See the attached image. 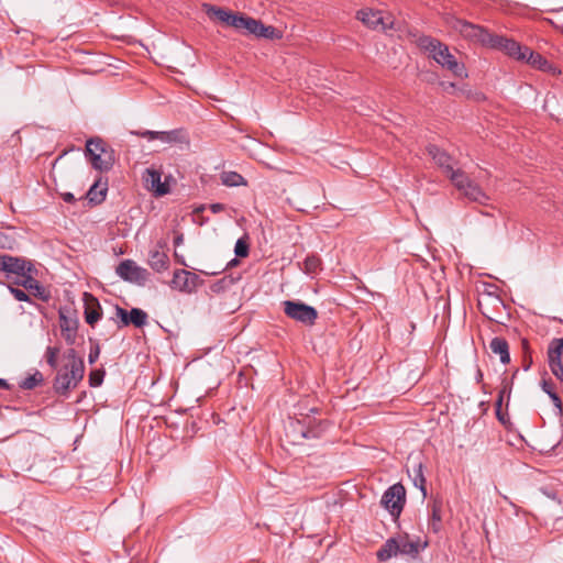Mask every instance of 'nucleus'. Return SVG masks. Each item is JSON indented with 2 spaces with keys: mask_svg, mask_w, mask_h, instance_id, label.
Here are the masks:
<instances>
[{
  "mask_svg": "<svg viewBox=\"0 0 563 563\" xmlns=\"http://www.w3.org/2000/svg\"><path fill=\"white\" fill-rule=\"evenodd\" d=\"M207 13L214 15L227 26L235 29L245 35H254L257 38L282 40L283 31L273 25H265L261 20L254 19L239 11H231L220 7L208 5Z\"/></svg>",
  "mask_w": 563,
  "mask_h": 563,
  "instance_id": "1",
  "label": "nucleus"
},
{
  "mask_svg": "<svg viewBox=\"0 0 563 563\" xmlns=\"http://www.w3.org/2000/svg\"><path fill=\"white\" fill-rule=\"evenodd\" d=\"M85 157L91 167L100 174H108L117 163L114 148L100 136L87 140Z\"/></svg>",
  "mask_w": 563,
  "mask_h": 563,
  "instance_id": "2",
  "label": "nucleus"
},
{
  "mask_svg": "<svg viewBox=\"0 0 563 563\" xmlns=\"http://www.w3.org/2000/svg\"><path fill=\"white\" fill-rule=\"evenodd\" d=\"M446 22L454 31L459 32L466 40L478 43L485 47H488L492 42L494 34L481 25L453 15L449 16Z\"/></svg>",
  "mask_w": 563,
  "mask_h": 563,
  "instance_id": "3",
  "label": "nucleus"
},
{
  "mask_svg": "<svg viewBox=\"0 0 563 563\" xmlns=\"http://www.w3.org/2000/svg\"><path fill=\"white\" fill-rule=\"evenodd\" d=\"M406 504V489L402 484L397 483L388 487L380 499V505L397 520Z\"/></svg>",
  "mask_w": 563,
  "mask_h": 563,
  "instance_id": "4",
  "label": "nucleus"
},
{
  "mask_svg": "<svg viewBox=\"0 0 563 563\" xmlns=\"http://www.w3.org/2000/svg\"><path fill=\"white\" fill-rule=\"evenodd\" d=\"M285 314L305 325H313L318 319V311L300 300H285L283 302Z\"/></svg>",
  "mask_w": 563,
  "mask_h": 563,
  "instance_id": "5",
  "label": "nucleus"
},
{
  "mask_svg": "<svg viewBox=\"0 0 563 563\" xmlns=\"http://www.w3.org/2000/svg\"><path fill=\"white\" fill-rule=\"evenodd\" d=\"M132 135H136L148 141L159 140L168 144H186L189 145L190 140L187 131L184 128L174 129L170 131H151V130H137L130 131Z\"/></svg>",
  "mask_w": 563,
  "mask_h": 563,
  "instance_id": "6",
  "label": "nucleus"
},
{
  "mask_svg": "<svg viewBox=\"0 0 563 563\" xmlns=\"http://www.w3.org/2000/svg\"><path fill=\"white\" fill-rule=\"evenodd\" d=\"M115 273L125 282L144 286L148 280L150 273L147 269L139 266L132 260L122 261L115 268Z\"/></svg>",
  "mask_w": 563,
  "mask_h": 563,
  "instance_id": "7",
  "label": "nucleus"
},
{
  "mask_svg": "<svg viewBox=\"0 0 563 563\" xmlns=\"http://www.w3.org/2000/svg\"><path fill=\"white\" fill-rule=\"evenodd\" d=\"M431 58L442 67L449 69L454 76L460 78L467 77L464 64L456 60L455 56L450 53L446 44L441 42L440 47L433 52Z\"/></svg>",
  "mask_w": 563,
  "mask_h": 563,
  "instance_id": "8",
  "label": "nucleus"
},
{
  "mask_svg": "<svg viewBox=\"0 0 563 563\" xmlns=\"http://www.w3.org/2000/svg\"><path fill=\"white\" fill-rule=\"evenodd\" d=\"M488 47L501 51L517 60H525L528 52H530L529 47L520 45L515 40L507 38L497 34L493 35Z\"/></svg>",
  "mask_w": 563,
  "mask_h": 563,
  "instance_id": "9",
  "label": "nucleus"
},
{
  "mask_svg": "<svg viewBox=\"0 0 563 563\" xmlns=\"http://www.w3.org/2000/svg\"><path fill=\"white\" fill-rule=\"evenodd\" d=\"M426 151L442 172L448 174V176H463L460 168L454 167L456 164L454 158L444 150L440 148L435 144H429L427 145Z\"/></svg>",
  "mask_w": 563,
  "mask_h": 563,
  "instance_id": "10",
  "label": "nucleus"
},
{
  "mask_svg": "<svg viewBox=\"0 0 563 563\" xmlns=\"http://www.w3.org/2000/svg\"><path fill=\"white\" fill-rule=\"evenodd\" d=\"M202 283L203 280L197 274L186 269H176L172 279L173 288L186 294H192Z\"/></svg>",
  "mask_w": 563,
  "mask_h": 563,
  "instance_id": "11",
  "label": "nucleus"
},
{
  "mask_svg": "<svg viewBox=\"0 0 563 563\" xmlns=\"http://www.w3.org/2000/svg\"><path fill=\"white\" fill-rule=\"evenodd\" d=\"M457 190L471 201L485 203L488 196L483 189L474 181L473 178H451Z\"/></svg>",
  "mask_w": 563,
  "mask_h": 563,
  "instance_id": "12",
  "label": "nucleus"
},
{
  "mask_svg": "<svg viewBox=\"0 0 563 563\" xmlns=\"http://www.w3.org/2000/svg\"><path fill=\"white\" fill-rule=\"evenodd\" d=\"M0 272L23 276L25 273L33 272V264L23 258L9 254L0 255Z\"/></svg>",
  "mask_w": 563,
  "mask_h": 563,
  "instance_id": "13",
  "label": "nucleus"
},
{
  "mask_svg": "<svg viewBox=\"0 0 563 563\" xmlns=\"http://www.w3.org/2000/svg\"><path fill=\"white\" fill-rule=\"evenodd\" d=\"M18 286H22L24 289L30 291L34 297L47 302L51 299V291L42 286L38 280L33 278L32 273H25L14 283Z\"/></svg>",
  "mask_w": 563,
  "mask_h": 563,
  "instance_id": "14",
  "label": "nucleus"
},
{
  "mask_svg": "<svg viewBox=\"0 0 563 563\" xmlns=\"http://www.w3.org/2000/svg\"><path fill=\"white\" fill-rule=\"evenodd\" d=\"M82 378H75L73 372L64 369V366L57 372L53 387L58 395L66 396L71 388H75Z\"/></svg>",
  "mask_w": 563,
  "mask_h": 563,
  "instance_id": "15",
  "label": "nucleus"
},
{
  "mask_svg": "<svg viewBox=\"0 0 563 563\" xmlns=\"http://www.w3.org/2000/svg\"><path fill=\"white\" fill-rule=\"evenodd\" d=\"M84 301H85V320L86 322L95 327V324L100 320L102 316L101 306L96 297H93L91 294L85 292L84 294Z\"/></svg>",
  "mask_w": 563,
  "mask_h": 563,
  "instance_id": "16",
  "label": "nucleus"
},
{
  "mask_svg": "<svg viewBox=\"0 0 563 563\" xmlns=\"http://www.w3.org/2000/svg\"><path fill=\"white\" fill-rule=\"evenodd\" d=\"M108 183L107 179L97 178V180L90 186L86 195L80 196L79 199L86 198L91 205H100L107 197Z\"/></svg>",
  "mask_w": 563,
  "mask_h": 563,
  "instance_id": "17",
  "label": "nucleus"
},
{
  "mask_svg": "<svg viewBox=\"0 0 563 563\" xmlns=\"http://www.w3.org/2000/svg\"><path fill=\"white\" fill-rule=\"evenodd\" d=\"M67 363L64 365V369L73 372L75 378H84L85 375V363L82 357L77 355L75 349H69L64 354Z\"/></svg>",
  "mask_w": 563,
  "mask_h": 563,
  "instance_id": "18",
  "label": "nucleus"
},
{
  "mask_svg": "<svg viewBox=\"0 0 563 563\" xmlns=\"http://www.w3.org/2000/svg\"><path fill=\"white\" fill-rule=\"evenodd\" d=\"M170 180L176 184V178H145L144 187L153 192V196L158 198L169 192Z\"/></svg>",
  "mask_w": 563,
  "mask_h": 563,
  "instance_id": "19",
  "label": "nucleus"
},
{
  "mask_svg": "<svg viewBox=\"0 0 563 563\" xmlns=\"http://www.w3.org/2000/svg\"><path fill=\"white\" fill-rule=\"evenodd\" d=\"M287 437L290 438L292 443H300L303 439H309V430L300 420H290L286 427Z\"/></svg>",
  "mask_w": 563,
  "mask_h": 563,
  "instance_id": "20",
  "label": "nucleus"
},
{
  "mask_svg": "<svg viewBox=\"0 0 563 563\" xmlns=\"http://www.w3.org/2000/svg\"><path fill=\"white\" fill-rule=\"evenodd\" d=\"M489 349L494 354L499 355V360L503 364H508L510 362L509 345L504 338H493L489 342Z\"/></svg>",
  "mask_w": 563,
  "mask_h": 563,
  "instance_id": "21",
  "label": "nucleus"
},
{
  "mask_svg": "<svg viewBox=\"0 0 563 563\" xmlns=\"http://www.w3.org/2000/svg\"><path fill=\"white\" fill-rule=\"evenodd\" d=\"M525 60L533 68L542 71L554 73L555 70L552 63H550L543 55L531 49L528 52Z\"/></svg>",
  "mask_w": 563,
  "mask_h": 563,
  "instance_id": "22",
  "label": "nucleus"
},
{
  "mask_svg": "<svg viewBox=\"0 0 563 563\" xmlns=\"http://www.w3.org/2000/svg\"><path fill=\"white\" fill-rule=\"evenodd\" d=\"M148 265L155 272H164L169 266V258L166 253L158 250H152L148 254Z\"/></svg>",
  "mask_w": 563,
  "mask_h": 563,
  "instance_id": "23",
  "label": "nucleus"
},
{
  "mask_svg": "<svg viewBox=\"0 0 563 563\" xmlns=\"http://www.w3.org/2000/svg\"><path fill=\"white\" fill-rule=\"evenodd\" d=\"M357 19L361 20L366 26L376 29L383 23V18L379 11L372 9H362L357 12Z\"/></svg>",
  "mask_w": 563,
  "mask_h": 563,
  "instance_id": "24",
  "label": "nucleus"
},
{
  "mask_svg": "<svg viewBox=\"0 0 563 563\" xmlns=\"http://www.w3.org/2000/svg\"><path fill=\"white\" fill-rule=\"evenodd\" d=\"M399 554V545L397 538L388 539L383 547L377 551V559L382 562H385L393 556Z\"/></svg>",
  "mask_w": 563,
  "mask_h": 563,
  "instance_id": "25",
  "label": "nucleus"
},
{
  "mask_svg": "<svg viewBox=\"0 0 563 563\" xmlns=\"http://www.w3.org/2000/svg\"><path fill=\"white\" fill-rule=\"evenodd\" d=\"M60 330L63 332L64 339L68 344H74L76 339V322L69 320L66 316L60 313Z\"/></svg>",
  "mask_w": 563,
  "mask_h": 563,
  "instance_id": "26",
  "label": "nucleus"
},
{
  "mask_svg": "<svg viewBox=\"0 0 563 563\" xmlns=\"http://www.w3.org/2000/svg\"><path fill=\"white\" fill-rule=\"evenodd\" d=\"M399 545V554L410 555L415 558L419 553V544L408 539V537H400L397 539Z\"/></svg>",
  "mask_w": 563,
  "mask_h": 563,
  "instance_id": "27",
  "label": "nucleus"
},
{
  "mask_svg": "<svg viewBox=\"0 0 563 563\" xmlns=\"http://www.w3.org/2000/svg\"><path fill=\"white\" fill-rule=\"evenodd\" d=\"M412 483L413 485L419 488L422 493V496H427V488H426V478L423 476V466L422 463L413 464L412 466Z\"/></svg>",
  "mask_w": 563,
  "mask_h": 563,
  "instance_id": "28",
  "label": "nucleus"
},
{
  "mask_svg": "<svg viewBox=\"0 0 563 563\" xmlns=\"http://www.w3.org/2000/svg\"><path fill=\"white\" fill-rule=\"evenodd\" d=\"M441 41L429 35H422L417 38V45L421 51L429 52L430 56L440 47Z\"/></svg>",
  "mask_w": 563,
  "mask_h": 563,
  "instance_id": "29",
  "label": "nucleus"
},
{
  "mask_svg": "<svg viewBox=\"0 0 563 563\" xmlns=\"http://www.w3.org/2000/svg\"><path fill=\"white\" fill-rule=\"evenodd\" d=\"M43 380V374L40 371H35L34 374L29 375L27 377L22 379L19 386L24 390H31L34 389L36 386L41 385Z\"/></svg>",
  "mask_w": 563,
  "mask_h": 563,
  "instance_id": "30",
  "label": "nucleus"
},
{
  "mask_svg": "<svg viewBox=\"0 0 563 563\" xmlns=\"http://www.w3.org/2000/svg\"><path fill=\"white\" fill-rule=\"evenodd\" d=\"M148 319L147 313L140 308H132L130 310V324L136 328H142L146 324Z\"/></svg>",
  "mask_w": 563,
  "mask_h": 563,
  "instance_id": "31",
  "label": "nucleus"
},
{
  "mask_svg": "<svg viewBox=\"0 0 563 563\" xmlns=\"http://www.w3.org/2000/svg\"><path fill=\"white\" fill-rule=\"evenodd\" d=\"M548 363L552 374L560 380H563V364L561 356L548 355Z\"/></svg>",
  "mask_w": 563,
  "mask_h": 563,
  "instance_id": "32",
  "label": "nucleus"
},
{
  "mask_svg": "<svg viewBox=\"0 0 563 563\" xmlns=\"http://www.w3.org/2000/svg\"><path fill=\"white\" fill-rule=\"evenodd\" d=\"M321 267V260L316 255H308L303 261V271L307 274H317Z\"/></svg>",
  "mask_w": 563,
  "mask_h": 563,
  "instance_id": "33",
  "label": "nucleus"
},
{
  "mask_svg": "<svg viewBox=\"0 0 563 563\" xmlns=\"http://www.w3.org/2000/svg\"><path fill=\"white\" fill-rule=\"evenodd\" d=\"M59 352H60V350L57 346H47L45 350L46 363L53 369H55L57 367V364H58L57 360H58Z\"/></svg>",
  "mask_w": 563,
  "mask_h": 563,
  "instance_id": "34",
  "label": "nucleus"
},
{
  "mask_svg": "<svg viewBox=\"0 0 563 563\" xmlns=\"http://www.w3.org/2000/svg\"><path fill=\"white\" fill-rule=\"evenodd\" d=\"M563 354V339H553L548 347V355L561 356Z\"/></svg>",
  "mask_w": 563,
  "mask_h": 563,
  "instance_id": "35",
  "label": "nucleus"
},
{
  "mask_svg": "<svg viewBox=\"0 0 563 563\" xmlns=\"http://www.w3.org/2000/svg\"><path fill=\"white\" fill-rule=\"evenodd\" d=\"M431 520L442 521V501L438 498L431 501Z\"/></svg>",
  "mask_w": 563,
  "mask_h": 563,
  "instance_id": "36",
  "label": "nucleus"
},
{
  "mask_svg": "<svg viewBox=\"0 0 563 563\" xmlns=\"http://www.w3.org/2000/svg\"><path fill=\"white\" fill-rule=\"evenodd\" d=\"M104 378L103 369H95L89 374V385L91 387H99Z\"/></svg>",
  "mask_w": 563,
  "mask_h": 563,
  "instance_id": "37",
  "label": "nucleus"
},
{
  "mask_svg": "<svg viewBox=\"0 0 563 563\" xmlns=\"http://www.w3.org/2000/svg\"><path fill=\"white\" fill-rule=\"evenodd\" d=\"M115 316L120 320L119 327H128L130 324V311H126L120 306H115Z\"/></svg>",
  "mask_w": 563,
  "mask_h": 563,
  "instance_id": "38",
  "label": "nucleus"
},
{
  "mask_svg": "<svg viewBox=\"0 0 563 563\" xmlns=\"http://www.w3.org/2000/svg\"><path fill=\"white\" fill-rule=\"evenodd\" d=\"M249 244L244 240L239 239L234 246L235 255L239 257H246L249 255Z\"/></svg>",
  "mask_w": 563,
  "mask_h": 563,
  "instance_id": "39",
  "label": "nucleus"
},
{
  "mask_svg": "<svg viewBox=\"0 0 563 563\" xmlns=\"http://www.w3.org/2000/svg\"><path fill=\"white\" fill-rule=\"evenodd\" d=\"M8 289L10 294L18 300V301H27L30 302V296L22 289L18 287H13L12 285L8 286Z\"/></svg>",
  "mask_w": 563,
  "mask_h": 563,
  "instance_id": "40",
  "label": "nucleus"
},
{
  "mask_svg": "<svg viewBox=\"0 0 563 563\" xmlns=\"http://www.w3.org/2000/svg\"><path fill=\"white\" fill-rule=\"evenodd\" d=\"M222 184L227 187L247 186L246 178H222Z\"/></svg>",
  "mask_w": 563,
  "mask_h": 563,
  "instance_id": "41",
  "label": "nucleus"
},
{
  "mask_svg": "<svg viewBox=\"0 0 563 563\" xmlns=\"http://www.w3.org/2000/svg\"><path fill=\"white\" fill-rule=\"evenodd\" d=\"M100 355V346L98 342H95L91 347L88 355V362L89 364H95Z\"/></svg>",
  "mask_w": 563,
  "mask_h": 563,
  "instance_id": "42",
  "label": "nucleus"
},
{
  "mask_svg": "<svg viewBox=\"0 0 563 563\" xmlns=\"http://www.w3.org/2000/svg\"><path fill=\"white\" fill-rule=\"evenodd\" d=\"M9 166L15 167V159L12 156L5 157L0 161V174L12 173L11 169H8Z\"/></svg>",
  "mask_w": 563,
  "mask_h": 563,
  "instance_id": "43",
  "label": "nucleus"
},
{
  "mask_svg": "<svg viewBox=\"0 0 563 563\" xmlns=\"http://www.w3.org/2000/svg\"><path fill=\"white\" fill-rule=\"evenodd\" d=\"M164 174L162 167L155 168L154 166L145 168L142 176H162Z\"/></svg>",
  "mask_w": 563,
  "mask_h": 563,
  "instance_id": "44",
  "label": "nucleus"
},
{
  "mask_svg": "<svg viewBox=\"0 0 563 563\" xmlns=\"http://www.w3.org/2000/svg\"><path fill=\"white\" fill-rule=\"evenodd\" d=\"M541 388L542 390L550 396V394H553V386L550 380L542 379L541 382Z\"/></svg>",
  "mask_w": 563,
  "mask_h": 563,
  "instance_id": "45",
  "label": "nucleus"
},
{
  "mask_svg": "<svg viewBox=\"0 0 563 563\" xmlns=\"http://www.w3.org/2000/svg\"><path fill=\"white\" fill-rule=\"evenodd\" d=\"M510 393H511V386L505 380L504 386L500 389L498 397L504 398L505 396H507V398L509 399Z\"/></svg>",
  "mask_w": 563,
  "mask_h": 563,
  "instance_id": "46",
  "label": "nucleus"
},
{
  "mask_svg": "<svg viewBox=\"0 0 563 563\" xmlns=\"http://www.w3.org/2000/svg\"><path fill=\"white\" fill-rule=\"evenodd\" d=\"M550 398L553 401L554 406L561 411L562 410V401L559 395L554 391L553 394H550Z\"/></svg>",
  "mask_w": 563,
  "mask_h": 563,
  "instance_id": "47",
  "label": "nucleus"
},
{
  "mask_svg": "<svg viewBox=\"0 0 563 563\" xmlns=\"http://www.w3.org/2000/svg\"><path fill=\"white\" fill-rule=\"evenodd\" d=\"M209 209L213 212V213H219L221 211H223L225 209V206L223 203H211L209 206Z\"/></svg>",
  "mask_w": 563,
  "mask_h": 563,
  "instance_id": "48",
  "label": "nucleus"
},
{
  "mask_svg": "<svg viewBox=\"0 0 563 563\" xmlns=\"http://www.w3.org/2000/svg\"><path fill=\"white\" fill-rule=\"evenodd\" d=\"M429 529L433 531L434 533L439 532L441 529V521H433L430 520Z\"/></svg>",
  "mask_w": 563,
  "mask_h": 563,
  "instance_id": "49",
  "label": "nucleus"
},
{
  "mask_svg": "<svg viewBox=\"0 0 563 563\" xmlns=\"http://www.w3.org/2000/svg\"><path fill=\"white\" fill-rule=\"evenodd\" d=\"M60 196H62L63 200L68 203H71L76 200L74 194H71V192H63V194H60Z\"/></svg>",
  "mask_w": 563,
  "mask_h": 563,
  "instance_id": "50",
  "label": "nucleus"
},
{
  "mask_svg": "<svg viewBox=\"0 0 563 563\" xmlns=\"http://www.w3.org/2000/svg\"><path fill=\"white\" fill-rule=\"evenodd\" d=\"M206 208H207L206 205H199V206L195 207L194 213L197 216L201 214L206 210Z\"/></svg>",
  "mask_w": 563,
  "mask_h": 563,
  "instance_id": "51",
  "label": "nucleus"
},
{
  "mask_svg": "<svg viewBox=\"0 0 563 563\" xmlns=\"http://www.w3.org/2000/svg\"><path fill=\"white\" fill-rule=\"evenodd\" d=\"M0 388L1 389H11V385L8 383L7 379L0 378Z\"/></svg>",
  "mask_w": 563,
  "mask_h": 563,
  "instance_id": "52",
  "label": "nucleus"
},
{
  "mask_svg": "<svg viewBox=\"0 0 563 563\" xmlns=\"http://www.w3.org/2000/svg\"><path fill=\"white\" fill-rule=\"evenodd\" d=\"M183 242H184V235L183 234H178V235L175 236L174 244L176 246L180 245Z\"/></svg>",
  "mask_w": 563,
  "mask_h": 563,
  "instance_id": "53",
  "label": "nucleus"
},
{
  "mask_svg": "<svg viewBox=\"0 0 563 563\" xmlns=\"http://www.w3.org/2000/svg\"><path fill=\"white\" fill-rule=\"evenodd\" d=\"M63 157L64 155H59L58 157H56L52 163V167L55 168L57 165L62 164Z\"/></svg>",
  "mask_w": 563,
  "mask_h": 563,
  "instance_id": "54",
  "label": "nucleus"
},
{
  "mask_svg": "<svg viewBox=\"0 0 563 563\" xmlns=\"http://www.w3.org/2000/svg\"><path fill=\"white\" fill-rule=\"evenodd\" d=\"M496 416H497V419L501 422V423H506V419H505V416L504 413L501 412V410H497L496 412Z\"/></svg>",
  "mask_w": 563,
  "mask_h": 563,
  "instance_id": "55",
  "label": "nucleus"
},
{
  "mask_svg": "<svg viewBox=\"0 0 563 563\" xmlns=\"http://www.w3.org/2000/svg\"><path fill=\"white\" fill-rule=\"evenodd\" d=\"M307 429L310 431L309 434L311 435L309 439H314L319 437V432L317 430L310 428Z\"/></svg>",
  "mask_w": 563,
  "mask_h": 563,
  "instance_id": "56",
  "label": "nucleus"
},
{
  "mask_svg": "<svg viewBox=\"0 0 563 563\" xmlns=\"http://www.w3.org/2000/svg\"><path fill=\"white\" fill-rule=\"evenodd\" d=\"M475 378H476L477 383H481L483 380V373H482V371L479 368H477V371H476Z\"/></svg>",
  "mask_w": 563,
  "mask_h": 563,
  "instance_id": "57",
  "label": "nucleus"
},
{
  "mask_svg": "<svg viewBox=\"0 0 563 563\" xmlns=\"http://www.w3.org/2000/svg\"><path fill=\"white\" fill-rule=\"evenodd\" d=\"M175 257H176V260H177V262H178L179 264L187 266V264L185 263L184 257H183V256H179L177 252H175Z\"/></svg>",
  "mask_w": 563,
  "mask_h": 563,
  "instance_id": "58",
  "label": "nucleus"
},
{
  "mask_svg": "<svg viewBox=\"0 0 563 563\" xmlns=\"http://www.w3.org/2000/svg\"><path fill=\"white\" fill-rule=\"evenodd\" d=\"M503 400H504V398H501V397L497 398V400H496V411L498 409L501 410Z\"/></svg>",
  "mask_w": 563,
  "mask_h": 563,
  "instance_id": "59",
  "label": "nucleus"
},
{
  "mask_svg": "<svg viewBox=\"0 0 563 563\" xmlns=\"http://www.w3.org/2000/svg\"><path fill=\"white\" fill-rule=\"evenodd\" d=\"M222 176H231V177H234V176H241L239 173L236 172H228V173H222Z\"/></svg>",
  "mask_w": 563,
  "mask_h": 563,
  "instance_id": "60",
  "label": "nucleus"
},
{
  "mask_svg": "<svg viewBox=\"0 0 563 563\" xmlns=\"http://www.w3.org/2000/svg\"><path fill=\"white\" fill-rule=\"evenodd\" d=\"M531 363H532V361H531V360H529L528 362H526V364L523 365V369H525V371H529V368H530V366H531Z\"/></svg>",
  "mask_w": 563,
  "mask_h": 563,
  "instance_id": "61",
  "label": "nucleus"
},
{
  "mask_svg": "<svg viewBox=\"0 0 563 563\" xmlns=\"http://www.w3.org/2000/svg\"><path fill=\"white\" fill-rule=\"evenodd\" d=\"M208 221H209V219H208V218L201 217V218H200V221H199V224H200V225H203V224H206Z\"/></svg>",
  "mask_w": 563,
  "mask_h": 563,
  "instance_id": "62",
  "label": "nucleus"
},
{
  "mask_svg": "<svg viewBox=\"0 0 563 563\" xmlns=\"http://www.w3.org/2000/svg\"><path fill=\"white\" fill-rule=\"evenodd\" d=\"M219 284H220V283L214 284V285L212 286V289H213V290H218V289L220 288V285H219Z\"/></svg>",
  "mask_w": 563,
  "mask_h": 563,
  "instance_id": "63",
  "label": "nucleus"
},
{
  "mask_svg": "<svg viewBox=\"0 0 563 563\" xmlns=\"http://www.w3.org/2000/svg\"><path fill=\"white\" fill-rule=\"evenodd\" d=\"M236 263H238V260H236V258H233V260L229 263V265H235Z\"/></svg>",
  "mask_w": 563,
  "mask_h": 563,
  "instance_id": "64",
  "label": "nucleus"
}]
</instances>
